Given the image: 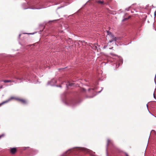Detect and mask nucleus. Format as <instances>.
<instances>
[{"label":"nucleus","mask_w":156,"mask_h":156,"mask_svg":"<svg viewBox=\"0 0 156 156\" xmlns=\"http://www.w3.org/2000/svg\"><path fill=\"white\" fill-rule=\"evenodd\" d=\"M12 100H15L17 101H20V98H17L15 97H11L8 100L4 101L1 103L0 104V106H1V105H3L4 104L8 102L9 101Z\"/></svg>","instance_id":"1"},{"label":"nucleus","mask_w":156,"mask_h":156,"mask_svg":"<svg viewBox=\"0 0 156 156\" xmlns=\"http://www.w3.org/2000/svg\"><path fill=\"white\" fill-rule=\"evenodd\" d=\"M108 35L110 37V39L109 40V42H112L114 41H116L117 38L116 37H114L113 35L110 32H108Z\"/></svg>","instance_id":"2"},{"label":"nucleus","mask_w":156,"mask_h":156,"mask_svg":"<svg viewBox=\"0 0 156 156\" xmlns=\"http://www.w3.org/2000/svg\"><path fill=\"white\" fill-rule=\"evenodd\" d=\"M17 151V149L16 148H12L10 150V153L12 154H15Z\"/></svg>","instance_id":"3"},{"label":"nucleus","mask_w":156,"mask_h":156,"mask_svg":"<svg viewBox=\"0 0 156 156\" xmlns=\"http://www.w3.org/2000/svg\"><path fill=\"white\" fill-rule=\"evenodd\" d=\"M20 102L23 104H26L27 103V100L24 99L20 98Z\"/></svg>","instance_id":"4"},{"label":"nucleus","mask_w":156,"mask_h":156,"mask_svg":"<svg viewBox=\"0 0 156 156\" xmlns=\"http://www.w3.org/2000/svg\"><path fill=\"white\" fill-rule=\"evenodd\" d=\"M96 2L101 5H103L104 4V2L103 1H101L100 0H98L96 1Z\"/></svg>","instance_id":"5"},{"label":"nucleus","mask_w":156,"mask_h":156,"mask_svg":"<svg viewBox=\"0 0 156 156\" xmlns=\"http://www.w3.org/2000/svg\"><path fill=\"white\" fill-rule=\"evenodd\" d=\"M3 81L5 83H7L10 82H11V81L9 80H3Z\"/></svg>","instance_id":"6"},{"label":"nucleus","mask_w":156,"mask_h":156,"mask_svg":"<svg viewBox=\"0 0 156 156\" xmlns=\"http://www.w3.org/2000/svg\"><path fill=\"white\" fill-rule=\"evenodd\" d=\"M5 136V134H2L1 135H0V139L2 137H4Z\"/></svg>","instance_id":"7"},{"label":"nucleus","mask_w":156,"mask_h":156,"mask_svg":"<svg viewBox=\"0 0 156 156\" xmlns=\"http://www.w3.org/2000/svg\"><path fill=\"white\" fill-rule=\"evenodd\" d=\"M70 153V151L69 150L66 152V154H69Z\"/></svg>","instance_id":"8"},{"label":"nucleus","mask_w":156,"mask_h":156,"mask_svg":"<svg viewBox=\"0 0 156 156\" xmlns=\"http://www.w3.org/2000/svg\"><path fill=\"white\" fill-rule=\"evenodd\" d=\"M93 49H94L95 50H96V49H97V47L96 46H95L94 47Z\"/></svg>","instance_id":"9"},{"label":"nucleus","mask_w":156,"mask_h":156,"mask_svg":"<svg viewBox=\"0 0 156 156\" xmlns=\"http://www.w3.org/2000/svg\"><path fill=\"white\" fill-rule=\"evenodd\" d=\"M110 140H108V144H109V143H110Z\"/></svg>","instance_id":"10"},{"label":"nucleus","mask_w":156,"mask_h":156,"mask_svg":"<svg viewBox=\"0 0 156 156\" xmlns=\"http://www.w3.org/2000/svg\"><path fill=\"white\" fill-rule=\"evenodd\" d=\"M73 84L72 83H70L69 84V85L70 86H72V85Z\"/></svg>","instance_id":"11"},{"label":"nucleus","mask_w":156,"mask_h":156,"mask_svg":"<svg viewBox=\"0 0 156 156\" xmlns=\"http://www.w3.org/2000/svg\"><path fill=\"white\" fill-rule=\"evenodd\" d=\"M143 153V154H144V156H145V153L144 151V152Z\"/></svg>","instance_id":"12"},{"label":"nucleus","mask_w":156,"mask_h":156,"mask_svg":"<svg viewBox=\"0 0 156 156\" xmlns=\"http://www.w3.org/2000/svg\"><path fill=\"white\" fill-rule=\"evenodd\" d=\"M154 98H155V95H154Z\"/></svg>","instance_id":"13"}]
</instances>
